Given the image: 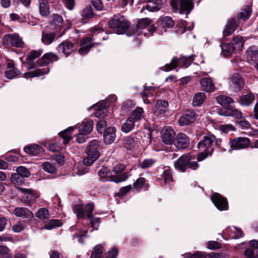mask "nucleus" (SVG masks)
Returning <instances> with one entry per match:
<instances>
[{"instance_id": "nucleus-1", "label": "nucleus", "mask_w": 258, "mask_h": 258, "mask_svg": "<svg viewBox=\"0 0 258 258\" xmlns=\"http://www.w3.org/2000/svg\"><path fill=\"white\" fill-rule=\"evenodd\" d=\"M215 140V136L209 135L204 136L203 139L198 143V147L201 152L197 157L198 161H201L212 154L214 151L213 143Z\"/></svg>"}, {"instance_id": "nucleus-2", "label": "nucleus", "mask_w": 258, "mask_h": 258, "mask_svg": "<svg viewBox=\"0 0 258 258\" xmlns=\"http://www.w3.org/2000/svg\"><path fill=\"white\" fill-rule=\"evenodd\" d=\"M99 142L97 140L91 141L86 149L87 156L83 159V163L85 166H90L99 157Z\"/></svg>"}, {"instance_id": "nucleus-3", "label": "nucleus", "mask_w": 258, "mask_h": 258, "mask_svg": "<svg viewBox=\"0 0 258 258\" xmlns=\"http://www.w3.org/2000/svg\"><path fill=\"white\" fill-rule=\"evenodd\" d=\"M194 159L192 156L188 154L181 156L177 161L174 162V167L182 172L186 171L187 168L192 170H196L199 167L197 162L191 161Z\"/></svg>"}, {"instance_id": "nucleus-4", "label": "nucleus", "mask_w": 258, "mask_h": 258, "mask_svg": "<svg viewBox=\"0 0 258 258\" xmlns=\"http://www.w3.org/2000/svg\"><path fill=\"white\" fill-rule=\"evenodd\" d=\"M109 26L118 34L125 33L130 26L128 22L123 16L117 14L113 16L109 22Z\"/></svg>"}, {"instance_id": "nucleus-5", "label": "nucleus", "mask_w": 258, "mask_h": 258, "mask_svg": "<svg viewBox=\"0 0 258 258\" xmlns=\"http://www.w3.org/2000/svg\"><path fill=\"white\" fill-rule=\"evenodd\" d=\"M170 5L173 12L186 15H188L194 7L191 0H171Z\"/></svg>"}, {"instance_id": "nucleus-6", "label": "nucleus", "mask_w": 258, "mask_h": 258, "mask_svg": "<svg viewBox=\"0 0 258 258\" xmlns=\"http://www.w3.org/2000/svg\"><path fill=\"white\" fill-rule=\"evenodd\" d=\"M194 60V58L193 55L189 56L188 57L181 56L179 58L176 57H174L172 59L170 63L166 64L164 67V69H163V70L168 72L178 67L181 68H187L190 65Z\"/></svg>"}, {"instance_id": "nucleus-7", "label": "nucleus", "mask_w": 258, "mask_h": 258, "mask_svg": "<svg viewBox=\"0 0 258 258\" xmlns=\"http://www.w3.org/2000/svg\"><path fill=\"white\" fill-rule=\"evenodd\" d=\"M250 139L246 137H240L231 139L229 140L230 149L229 151L247 149L250 147Z\"/></svg>"}, {"instance_id": "nucleus-8", "label": "nucleus", "mask_w": 258, "mask_h": 258, "mask_svg": "<svg viewBox=\"0 0 258 258\" xmlns=\"http://www.w3.org/2000/svg\"><path fill=\"white\" fill-rule=\"evenodd\" d=\"M94 206L93 204L89 203L84 208L81 205H77L74 207V212L77 214L78 219H82L85 217V212L88 218L91 219L92 217V211Z\"/></svg>"}, {"instance_id": "nucleus-9", "label": "nucleus", "mask_w": 258, "mask_h": 258, "mask_svg": "<svg viewBox=\"0 0 258 258\" xmlns=\"http://www.w3.org/2000/svg\"><path fill=\"white\" fill-rule=\"evenodd\" d=\"M3 42L6 45H11L17 47H21L23 44L22 39L17 34H6L3 38Z\"/></svg>"}, {"instance_id": "nucleus-10", "label": "nucleus", "mask_w": 258, "mask_h": 258, "mask_svg": "<svg viewBox=\"0 0 258 258\" xmlns=\"http://www.w3.org/2000/svg\"><path fill=\"white\" fill-rule=\"evenodd\" d=\"M211 200L215 206L219 210H226L228 209V202L226 199L218 193L214 194L211 197Z\"/></svg>"}, {"instance_id": "nucleus-11", "label": "nucleus", "mask_w": 258, "mask_h": 258, "mask_svg": "<svg viewBox=\"0 0 258 258\" xmlns=\"http://www.w3.org/2000/svg\"><path fill=\"white\" fill-rule=\"evenodd\" d=\"M198 114L192 110H187L180 117L179 123L181 126L186 125L194 122Z\"/></svg>"}, {"instance_id": "nucleus-12", "label": "nucleus", "mask_w": 258, "mask_h": 258, "mask_svg": "<svg viewBox=\"0 0 258 258\" xmlns=\"http://www.w3.org/2000/svg\"><path fill=\"white\" fill-rule=\"evenodd\" d=\"M20 191L26 194L24 203L27 205H31L36 202V200L39 197V195L31 189L19 188Z\"/></svg>"}, {"instance_id": "nucleus-13", "label": "nucleus", "mask_w": 258, "mask_h": 258, "mask_svg": "<svg viewBox=\"0 0 258 258\" xmlns=\"http://www.w3.org/2000/svg\"><path fill=\"white\" fill-rule=\"evenodd\" d=\"M174 144L178 149H184L189 147V139L183 133H179L174 140Z\"/></svg>"}, {"instance_id": "nucleus-14", "label": "nucleus", "mask_w": 258, "mask_h": 258, "mask_svg": "<svg viewBox=\"0 0 258 258\" xmlns=\"http://www.w3.org/2000/svg\"><path fill=\"white\" fill-rule=\"evenodd\" d=\"M244 253L247 258H258V241L251 240Z\"/></svg>"}, {"instance_id": "nucleus-15", "label": "nucleus", "mask_w": 258, "mask_h": 258, "mask_svg": "<svg viewBox=\"0 0 258 258\" xmlns=\"http://www.w3.org/2000/svg\"><path fill=\"white\" fill-rule=\"evenodd\" d=\"M163 142L167 144H171L174 141L175 133L170 127H165L161 131Z\"/></svg>"}, {"instance_id": "nucleus-16", "label": "nucleus", "mask_w": 258, "mask_h": 258, "mask_svg": "<svg viewBox=\"0 0 258 258\" xmlns=\"http://www.w3.org/2000/svg\"><path fill=\"white\" fill-rule=\"evenodd\" d=\"M168 102L165 100H157L153 109V113L156 116H162L166 112Z\"/></svg>"}, {"instance_id": "nucleus-17", "label": "nucleus", "mask_w": 258, "mask_h": 258, "mask_svg": "<svg viewBox=\"0 0 258 258\" xmlns=\"http://www.w3.org/2000/svg\"><path fill=\"white\" fill-rule=\"evenodd\" d=\"M13 213L17 217L23 219H30L33 217V213L25 207H16L14 209Z\"/></svg>"}, {"instance_id": "nucleus-18", "label": "nucleus", "mask_w": 258, "mask_h": 258, "mask_svg": "<svg viewBox=\"0 0 258 258\" xmlns=\"http://www.w3.org/2000/svg\"><path fill=\"white\" fill-rule=\"evenodd\" d=\"M116 130L114 127L111 126L105 130L103 135L104 141L106 144H110L116 138Z\"/></svg>"}, {"instance_id": "nucleus-19", "label": "nucleus", "mask_w": 258, "mask_h": 258, "mask_svg": "<svg viewBox=\"0 0 258 258\" xmlns=\"http://www.w3.org/2000/svg\"><path fill=\"white\" fill-rule=\"evenodd\" d=\"M58 59V57L55 54L49 52L44 54L41 59L38 61L39 66H43L47 65L49 63H52L54 61H57Z\"/></svg>"}, {"instance_id": "nucleus-20", "label": "nucleus", "mask_w": 258, "mask_h": 258, "mask_svg": "<svg viewBox=\"0 0 258 258\" xmlns=\"http://www.w3.org/2000/svg\"><path fill=\"white\" fill-rule=\"evenodd\" d=\"M246 58L251 64H255L258 60V49L254 46L249 47L246 51Z\"/></svg>"}, {"instance_id": "nucleus-21", "label": "nucleus", "mask_w": 258, "mask_h": 258, "mask_svg": "<svg viewBox=\"0 0 258 258\" xmlns=\"http://www.w3.org/2000/svg\"><path fill=\"white\" fill-rule=\"evenodd\" d=\"M58 50L67 56L74 51V44L69 41H64L58 45Z\"/></svg>"}, {"instance_id": "nucleus-22", "label": "nucleus", "mask_w": 258, "mask_h": 258, "mask_svg": "<svg viewBox=\"0 0 258 258\" xmlns=\"http://www.w3.org/2000/svg\"><path fill=\"white\" fill-rule=\"evenodd\" d=\"M236 27V23L235 19L233 18L228 19L225 28L223 31V36L226 37L231 35L235 30Z\"/></svg>"}, {"instance_id": "nucleus-23", "label": "nucleus", "mask_w": 258, "mask_h": 258, "mask_svg": "<svg viewBox=\"0 0 258 258\" xmlns=\"http://www.w3.org/2000/svg\"><path fill=\"white\" fill-rule=\"evenodd\" d=\"M219 114L223 116H232L237 119H241L242 117V112L232 107V106L226 111H223L222 110H220L219 111Z\"/></svg>"}, {"instance_id": "nucleus-24", "label": "nucleus", "mask_w": 258, "mask_h": 258, "mask_svg": "<svg viewBox=\"0 0 258 258\" xmlns=\"http://www.w3.org/2000/svg\"><path fill=\"white\" fill-rule=\"evenodd\" d=\"M5 74L7 78L12 79L19 76L21 74V72L14 67L13 63L10 62L8 64L7 68Z\"/></svg>"}, {"instance_id": "nucleus-25", "label": "nucleus", "mask_w": 258, "mask_h": 258, "mask_svg": "<svg viewBox=\"0 0 258 258\" xmlns=\"http://www.w3.org/2000/svg\"><path fill=\"white\" fill-rule=\"evenodd\" d=\"M161 0H148L145 6V8L149 12H154L159 11L161 8Z\"/></svg>"}, {"instance_id": "nucleus-26", "label": "nucleus", "mask_w": 258, "mask_h": 258, "mask_svg": "<svg viewBox=\"0 0 258 258\" xmlns=\"http://www.w3.org/2000/svg\"><path fill=\"white\" fill-rule=\"evenodd\" d=\"M92 39L91 37H88L83 39L81 41V45L82 46L79 49V52L81 54H84L87 53L90 49L93 46L92 43H90Z\"/></svg>"}, {"instance_id": "nucleus-27", "label": "nucleus", "mask_w": 258, "mask_h": 258, "mask_svg": "<svg viewBox=\"0 0 258 258\" xmlns=\"http://www.w3.org/2000/svg\"><path fill=\"white\" fill-rule=\"evenodd\" d=\"M200 84L202 89L207 92H212L215 88L212 80L208 78L202 79Z\"/></svg>"}, {"instance_id": "nucleus-28", "label": "nucleus", "mask_w": 258, "mask_h": 258, "mask_svg": "<svg viewBox=\"0 0 258 258\" xmlns=\"http://www.w3.org/2000/svg\"><path fill=\"white\" fill-rule=\"evenodd\" d=\"M231 80L235 91H240L243 88L244 83L240 75L238 74H234L231 78Z\"/></svg>"}, {"instance_id": "nucleus-29", "label": "nucleus", "mask_w": 258, "mask_h": 258, "mask_svg": "<svg viewBox=\"0 0 258 258\" xmlns=\"http://www.w3.org/2000/svg\"><path fill=\"white\" fill-rule=\"evenodd\" d=\"M216 100L219 104L224 108H227V110L232 106L231 104L234 102L231 97L225 95L217 96Z\"/></svg>"}, {"instance_id": "nucleus-30", "label": "nucleus", "mask_w": 258, "mask_h": 258, "mask_svg": "<svg viewBox=\"0 0 258 258\" xmlns=\"http://www.w3.org/2000/svg\"><path fill=\"white\" fill-rule=\"evenodd\" d=\"M158 24L164 29L170 28L174 26V22L171 17L165 16L159 18Z\"/></svg>"}, {"instance_id": "nucleus-31", "label": "nucleus", "mask_w": 258, "mask_h": 258, "mask_svg": "<svg viewBox=\"0 0 258 258\" xmlns=\"http://www.w3.org/2000/svg\"><path fill=\"white\" fill-rule=\"evenodd\" d=\"M39 9L42 16H47L49 13V6L48 0H39Z\"/></svg>"}, {"instance_id": "nucleus-32", "label": "nucleus", "mask_w": 258, "mask_h": 258, "mask_svg": "<svg viewBox=\"0 0 258 258\" xmlns=\"http://www.w3.org/2000/svg\"><path fill=\"white\" fill-rule=\"evenodd\" d=\"M56 37L55 32H47L43 31L42 33L41 41L45 45L50 44Z\"/></svg>"}, {"instance_id": "nucleus-33", "label": "nucleus", "mask_w": 258, "mask_h": 258, "mask_svg": "<svg viewBox=\"0 0 258 258\" xmlns=\"http://www.w3.org/2000/svg\"><path fill=\"white\" fill-rule=\"evenodd\" d=\"M24 151L33 156H36L42 151L41 146L37 145H29L24 148Z\"/></svg>"}, {"instance_id": "nucleus-34", "label": "nucleus", "mask_w": 258, "mask_h": 258, "mask_svg": "<svg viewBox=\"0 0 258 258\" xmlns=\"http://www.w3.org/2000/svg\"><path fill=\"white\" fill-rule=\"evenodd\" d=\"M93 121L89 120L83 122L79 126V132L81 133L88 134L93 129Z\"/></svg>"}, {"instance_id": "nucleus-35", "label": "nucleus", "mask_w": 258, "mask_h": 258, "mask_svg": "<svg viewBox=\"0 0 258 258\" xmlns=\"http://www.w3.org/2000/svg\"><path fill=\"white\" fill-rule=\"evenodd\" d=\"M206 96L204 93L198 92L192 99V104L194 106H200L205 101Z\"/></svg>"}, {"instance_id": "nucleus-36", "label": "nucleus", "mask_w": 258, "mask_h": 258, "mask_svg": "<svg viewBox=\"0 0 258 258\" xmlns=\"http://www.w3.org/2000/svg\"><path fill=\"white\" fill-rule=\"evenodd\" d=\"M135 121L132 117H128L122 124L121 131L125 133L131 132L134 127Z\"/></svg>"}, {"instance_id": "nucleus-37", "label": "nucleus", "mask_w": 258, "mask_h": 258, "mask_svg": "<svg viewBox=\"0 0 258 258\" xmlns=\"http://www.w3.org/2000/svg\"><path fill=\"white\" fill-rule=\"evenodd\" d=\"M252 12L251 6L249 5L245 6L241 10V12L238 15L239 19L245 21L249 18Z\"/></svg>"}, {"instance_id": "nucleus-38", "label": "nucleus", "mask_w": 258, "mask_h": 258, "mask_svg": "<svg viewBox=\"0 0 258 258\" xmlns=\"http://www.w3.org/2000/svg\"><path fill=\"white\" fill-rule=\"evenodd\" d=\"M49 69L48 68L46 69H39L34 71H32L31 72L26 73L24 74L25 78H33L35 77H39L42 75L47 74L49 72Z\"/></svg>"}, {"instance_id": "nucleus-39", "label": "nucleus", "mask_w": 258, "mask_h": 258, "mask_svg": "<svg viewBox=\"0 0 258 258\" xmlns=\"http://www.w3.org/2000/svg\"><path fill=\"white\" fill-rule=\"evenodd\" d=\"M144 116L143 109L141 107H138L133 111L130 117H132L135 121L140 120Z\"/></svg>"}, {"instance_id": "nucleus-40", "label": "nucleus", "mask_w": 258, "mask_h": 258, "mask_svg": "<svg viewBox=\"0 0 258 258\" xmlns=\"http://www.w3.org/2000/svg\"><path fill=\"white\" fill-rule=\"evenodd\" d=\"M254 99V96L252 93H248L242 95L239 101L240 103L243 105H249L252 103Z\"/></svg>"}, {"instance_id": "nucleus-41", "label": "nucleus", "mask_w": 258, "mask_h": 258, "mask_svg": "<svg viewBox=\"0 0 258 258\" xmlns=\"http://www.w3.org/2000/svg\"><path fill=\"white\" fill-rule=\"evenodd\" d=\"M222 51L225 56L230 55L235 47L231 43H225L221 45Z\"/></svg>"}, {"instance_id": "nucleus-42", "label": "nucleus", "mask_w": 258, "mask_h": 258, "mask_svg": "<svg viewBox=\"0 0 258 258\" xmlns=\"http://www.w3.org/2000/svg\"><path fill=\"white\" fill-rule=\"evenodd\" d=\"M74 130L73 127H70L68 129L64 130L59 133L60 136L63 139V143L67 144L71 140L72 137V132Z\"/></svg>"}, {"instance_id": "nucleus-43", "label": "nucleus", "mask_w": 258, "mask_h": 258, "mask_svg": "<svg viewBox=\"0 0 258 258\" xmlns=\"http://www.w3.org/2000/svg\"><path fill=\"white\" fill-rule=\"evenodd\" d=\"M103 247L102 245L98 244L94 247L90 258H100L103 253Z\"/></svg>"}, {"instance_id": "nucleus-44", "label": "nucleus", "mask_w": 258, "mask_h": 258, "mask_svg": "<svg viewBox=\"0 0 258 258\" xmlns=\"http://www.w3.org/2000/svg\"><path fill=\"white\" fill-rule=\"evenodd\" d=\"M94 14L90 6L86 7L81 12V16L84 19V21L88 20L93 17Z\"/></svg>"}, {"instance_id": "nucleus-45", "label": "nucleus", "mask_w": 258, "mask_h": 258, "mask_svg": "<svg viewBox=\"0 0 258 258\" xmlns=\"http://www.w3.org/2000/svg\"><path fill=\"white\" fill-rule=\"evenodd\" d=\"M137 144L134 138L132 136H128L125 138L123 140V144L124 147L127 149H132L134 148Z\"/></svg>"}, {"instance_id": "nucleus-46", "label": "nucleus", "mask_w": 258, "mask_h": 258, "mask_svg": "<svg viewBox=\"0 0 258 258\" xmlns=\"http://www.w3.org/2000/svg\"><path fill=\"white\" fill-rule=\"evenodd\" d=\"M27 226V223L24 220H20L18 221L12 227V230L16 233L20 232L23 230Z\"/></svg>"}, {"instance_id": "nucleus-47", "label": "nucleus", "mask_w": 258, "mask_h": 258, "mask_svg": "<svg viewBox=\"0 0 258 258\" xmlns=\"http://www.w3.org/2000/svg\"><path fill=\"white\" fill-rule=\"evenodd\" d=\"M62 225L61 222L57 219H51L49 220L45 225V228L51 230L54 228L59 227Z\"/></svg>"}, {"instance_id": "nucleus-48", "label": "nucleus", "mask_w": 258, "mask_h": 258, "mask_svg": "<svg viewBox=\"0 0 258 258\" xmlns=\"http://www.w3.org/2000/svg\"><path fill=\"white\" fill-rule=\"evenodd\" d=\"M42 53V50H34L31 51L27 56V60L29 62H32L34 59L38 57Z\"/></svg>"}, {"instance_id": "nucleus-49", "label": "nucleus", "mask_w": 258, "mask_h": 258, "mask_svg": "<svg viewBox=\"0 0 258 258\" xmlns=\"http://www.w3.org/2000/svg\"><path fill=\"white\" fill-rule=\"evenodd\" d=\"M49 211L46 208L39 209L35 213V216L41 220L46 219L48 218Z\"/></svg>"}, {"instance_id": "nucleus-50", "label": "nucleus", "mask_w": 258, "mask_h": 258, "mask_svg": "<svg viewBox=\"0 0 258 258\" xmlns=\"http://www.w3.org/2000/svg\"><path fill=\"white\" fill-rule=\"evenodd\" d=\"M152 23V20L148 18L141 19L139 20L137 24L136 28L137 29H145L150 25Z\"/></svg>"}, {"instance_id": "nucleus-51", "label": "nucleus", "mask_w": 258, "mask_h": 258, "mask_svg": "<svg viewBox=\"0 0 258 258\" xmlns=\"http://www.w3.org/2000/svg\"><path fill=\"white\" fill-rule=\"evenodd\" d=\"M231 44L235 47V49H241L244 44L243 37L240 36L234 37Z\"/></svg>"}, {"instance_id": "nucleus-52", "label": "nucleus", "mask_w": 258, "mask_h": 258, "mask_svg": "<svg viewBox=\"0 0 258 258\" xmlns=\"http://www.w3.org/2000/svg\"><path fill=\"white\" fill-rule=\"evenodd\" d=\"M0 258H12L11 250L7 246L0 245Z\"/></svg>"}, {"instance_id": "nucleus-53", "label": "nucleus", "mask_w": 258, "mask_h": 258, "mask_svg": "<svg viewBox=\"0 0 258 258\" xmlns=\"http://www.w3.org/2000/svg\"><path fill=\"white\" fill-rule=\"evenodd\" d=\"M156 160L153 159H145L141 162L139 166L142 169H146L152 167L156 162Z\"/></svg>"}, {"instance_id": "nucleus-54", "label": "nucleus", "mask_w": 258, "mask_h": 258, "mask_svg": "<svg viewBox=\"0 0 258 258\" xmlns=\"http://www.w3.org/2000/svg\"><path fill=\"white\" fill-rule=\"evenodd\" d=\"M53 17V24L55 26L56 31L59 30L62 25V18L58 14H54Z\"/></svg>"}, {"instance_id": "nucleus-55", "label": "nucleus", "mask_w": 258, "mask_h": 258, "mask_svg": "<svg viewBox=\"0 0 258 258\" xmlns=\"http://www.w3.org/2000/svg\"><path fill=\"white\" fill-rule=\"evenodd\" d=\"M11 180L14 184L18 185L22 184L24 182V178L17 172L11 175Z\"/></svg>"}, {"instance_id": "nucleus-56", "label": "nucleus", "mask_w": 258, "mask_h": 258, "mask_svg": "<svg viewBox=\"0 0 258 258\" xmlns=\"http://www.w3.org/2000/svg\"><path fill=\"white\" fill-rule=\"evenodd\" d=\"M42 167L44 171L50 173H54L56 171L55 166L48 162L43 163Z\"/></svg>"}, {"instance_id": "nucleus-57", "label": "nucleus", "mask_w": 258, "mask_h": 258, "mask_svg": "<svg viewBox=\"0 0 258 258\" xmlns=\"http://www.w3.org/2000/svg\"><path fill=\"white\" fill-rule=\"evenodd\" d=\"M87 230H80L78 232L76 233L75 235H73V239L75 238V237L78 238V241L82 244L84 243V240L83 237H87Z\"/></svg>"}, {"instance_id": "nucleus-58", "label": "nucleus", "mask_w": 258, "mask_h": 258, "mask_svg": "<svg viewBox=\"0 0 258 258\" xmlns=\"http://www.w3.org/2000/svg\"><path fill=\"white\" fill-rule=\"evenodd\" d=\"M16 172L20 175L24 177H28L30 176V172L26 167L24 166H19L16 169Z\"/></svg>"}, {"instance_id": "nucleus-59", "label": "nucleus", "mask_w": 258, "mask_h": 258, "mask_svg": "<svg viewBox=\"0 0 258 258\" xmlns=\"http://www.w3.org/2000/svg\"><path fill=\"white\" fill-rule=\"evenodd\" d=\"M118 254L117 249L113 247L109 250L105 254L104 258H116Z\"/></svg>"}, {"instance_id": "nucleus-60", "label": "nucleus", "mask_w": 258, "mask_h": 258, "mask_svg": "<svg viewBox=\"0 0 258 258\" xmlns=\"http://www.w3.org/2000/svg\"><path fill=\"white\" fill-rule=\"evenodd\" d=\"M128 178V175L126 173H123L117 176L112 177L111 180L114 181L116 183H118L125 181Z\"/></svg>"}, {"instance_id": "nucleus-61", "label": "nucleus", "mask_w": 258, "mask_h": 258, "mask_svg": "<svg viewBox=\"0 0 258 258\" xmlns=\"http://www.w3.org/2000/svg\"><path fill=\"white\" fill-rule=\"evenodd\" d=\"M107 121L105 119H100L97 123V130L100 133H102L104 132V128L107 126Z\"/></svg>"}, {"instance_id": "nucleus-62", "label": "nucleus", "mask_w": 258, "mask_h": 258, "mask_svg": "<svg viewBox=\"0 0 258 258\" xmlns=\"http://www.w3.org/2000/svg\"><path fill=\"white\" fill-rule=\"evenodd\" d=\"M109 173V170L104 167H102L98 171V175L100 177V179L104 181L107 180L105 179L108 176Z\"/></svg>"}, {"instance_id": "nucleus-63", "label": "nucleus", "mask_w": 258, "mask_h": 258, "mask_svg": "<svg viewBox=\"0 0 258 258\" xmlns=\"http://www.w3.org/2000/svg\"><path fill=\"white\" fill-rule=\"evenodd\" d=\"M162 177L165 182L171 181L172 180V177L170 170L169 169L164 170L162 174Z\"/></svg>"}, {"instance_id": "nucleus-64", "label": "nucleus", "mask_w": 258, "mask_h": 258, "mask_svg": "<svg viewBox=\"0 0 258 258\" xmlns=\"http://www.w3.org/2000/svg\"><path fill=\"white\" fill-rule=\"evenodd\" d=\"M207 247L210 249H217L221 247L220 243L215 241H210L207 243Z\"/></svg>"}]
</instances>
